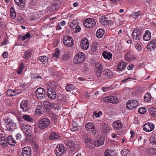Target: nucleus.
<instances>
[{"label":"nucleus","instance_id":"obj_40","mask_svg":"<svg viewBox=\"0 0 156 156\" xmlns=\"http://www.w3.org/2000/svg\"><path fill=\"white\" fill-rule=\"evenodd\" d=\"M48 58L46 56L40 57L39 58V59L40 60V61L44 64H45L47 62H48Z\"/></svg>","mask_w":156,"mask_h":156},{"label":"nucleus","instance_id":"obj_5","mask_svg":"<svg viewBox=\"0 0 156 156\" xmlns=\"http://www.w3.org/2000/svg\"><path fill=\"white\" fill-rule=\"evenodd\" d=\"M21 128L25 133L26 134L31 136L32 132V128L30 125L27 124H23L21 126Z\"/></svg>","mask_w":156,"mask_h":156},{"label":"nucleus","instance_id":"obj_29","mask_svg":"<svg viewBox=\"0 0 156 156\" xmlns=\"http://www.w3.org/2000/svg\"><path fill=\"white\" fill-rule=\"evenodd\" d=\"M8 144L10 145H14L16 143V141L14 140L12 137L11 136H9L7 138Z\"/></svg>","mask_w":156,"mask_h":156},{"label":"nucleus","instance_id":"obj_50","mask_svg":"<svg viewBox=\"0 0 156 156\" xmlns=\"http://www.w3.org/2000/svg\"><path fill=\"white\" fill-rule=\"evenodd\" d=\"M7 95L9 96H13L14 95L13 93V90L11 89H9L7 90Z\"/></svg>","mask_w":156,"mask_h":156},{"label":"nucleus","instance_id":"obj_20","mask_svg":"<svg viewBox=\"0 0 156 156\" xmlns=\"http://www.w3.org/2000/svg\"><path fill=\"white\" fill-rule=\"evenodd\" d=\"M140 32L137 29H135L132 32V37L136 40H140L141 37Z\"/></svg>","mask_w":156,"mask_h":156},{"label":"nucleus","instance_id":"obj_45","mask_svg":"<svg viewBox=\"0 0 156 156\" xmlns=\"http://www.w3.org/2000/svg\"><path fill=\"white\" fill-rule=\"evenodd\" d=\"M113 153L111 150L107 149L105 152V156H113Z\"/></svg>","mask_w":156,"mask_h":156},{"label":"nucleus","instance_id":"obj_2","mask_svg":"<svg viewBox=\"0 0 156 156\" xmlns=\"http://www.w3.org/2000/svg\"><path fill=\"white\" fill-rule=\"evenodd\" d=\"M100 22L102 24L107 27L113 24L114 23V20L109 18L108 16H104L101 17Z\"/></svg>","mask_w":156,"mask_h":156},{"label":"nucleus","instance_id":"obj_38","mask_svg":"<svg viewBox=\"0 0 156 156\" xmlns=\"http://www.w3.org/2000/svg\"><path fill=\"white\" fill-rule=\"evenodd\" d=\"M22 118L28 122H30L33 120V118L28 115H23Z\"/></svg>","mask_w":156,"mask_h":156},{"label":"nucleus","instance_id":"obj_10","mask_svg":"<svg viewBox=\"0 0 156 156\" xmlns=\"http://www.w3.org/2000/svg\"><path fill=\"white\" fill-rule=\"evenodd\" d=\"M63 41L65 45L67 47H71L73 44V40L70 36H66L64 37Z\"/></svg>","mask_w":156,"mask_h":156},{"label":"nucleus","instance_id":"obj_63","mask_svg":"<svg viewBox=\"0 0 156 156\" xmlns=\"http://www.w3.org/2000/svg\"><path fill=\"white\" fill-rule=\"evenodd\" d=\"M78 126H74V127H73L71 129V130L73 131H75L78 130Z\"/></svg>","mask_w":156,"mask_h":156},{"label":"nucleus","instance_id":"obj_33","mask_svg":"<svg viewBox=\"0 0 156 156\" xmlns=\"http://www.w3.org/2000/svg\"><path fill=\"white\" fill-rule=\"evenodd\" d=\"M103 73L108 77H111L113 76V73L110 70L108 69L105 70L103 72Z\"/></svg>","mask_w":156,"mask_h":156},{"label":"nucleus","instance_id":"obj_18","mask_svg":"<svg viewBox=\"0 0 156 156\" xmlns=\"http://www.w3.org/2000/svg\"><path fill=\"white\" fill-rule=\"evenodd\" d=\"M147 48L148 51H152L156 48V39L151 41L147 45Z\"/></svg>","mask_w":156,"mask_h":156},{"label":"nucleus","instance_id":"obj_3","mask_svg":"<svg viewBox=\"0 0 156 156\" xmlns=\"http://www.w3.org/2000/svg\"><path fill=\"white\" fill-rule=\"evenodd\" d=\"M85 58V54L84 53L80 52L77 53L74 57L73 62L76 64H79L83 62Z\"/></svg>","mask_w":156,"mask_h":156},{"label":"nucleus","instance_id":"obj_12","mask_svg":"<svg viewBox=\"0 0 156 156\" xmlns=\"http://www.w3.org/2000/svg\"><path fill=\"white\" fill-rule=\"evenodd\" d=\"M48 97L50 99L53 100L56 97V93L55 90L51 87H50L47 90Z\"/></svg>","mask_w":156,"mask_h":156},{"label":"nucleus","instance_id":"obj_61","mask_svg":"<svg viewBox=\"0 0 156 156\" xmlns=\"http://www.w3.org/2000/svg\"><path fill=\"white\" fill-rule=\"evenodd\" d=\"M102 89L104 91H106L108 90H111V87H103L102 88Z\"/></svg>","mask_w":156,"mask_h":156},{"label":"nucleus","instance_id":"obj_35","mask_svg":"<svg viewBox=\"0 0 156 156\" xmlns=\"http://www.w3.org/2000/svg\"><path fill=\"white\" fill-rule=\"evenodd\" d=\"M59 136L58 134L55 132H52L49 135V139L50 140H53L55 139H57Z\"/></svg>","mask_w":156,"mask_h":156},{"label":"nucleus","instance_id":"obj_56","mask_svg":"<svg viewBox=\"0 0 156 156\" xmlns=\"http://www.w3.org/2000/svg\"><path fill=\"white\" fill-rule=\"evenodd\" d=\"M21 90L20 89H16L15 90H13V93H14V96L17 95V94H19L21 92Z\"/></svg>","mask_w":156,"mask_h":156},{"label":"nucleus","instance_id":"obj_64","mask_svg":"<svg viewBox=\"0 0 156 156\" xmlns=\"http://www.w3.org/2000/svg\"><path fill=\"white\" fill-rule=\"evenodd\" d=\"M111 136L113 138H115L117 137V134L115 133H112Z\"/></svg>","mask_w":156,"mask_h":156},{"label":"nucleus","instance_id":"obj_39","mask_svg":"<svg viewBox=\"0 0 156 156\" xmlns=\"http://www.w3.org/2000/svg\"><path fill=\"white\" fill-rule=\"evenodd\" d=\"M94 142H93L91 139L88 140V141L85 143L86 147L89 148H91L93 147Z\"/></svg>","mask_w":156,"mask_h":156},{"label":"nucleus","instance_id":"obj_23","mask_svg":"<svg viewBox=\"0 0 156 156\" xmlns=\"http://www.w3.org/2000/svg\"><path fill=\"white\" fill-rule=\"evenodd\" d=\"M43 104L45 108L48 109L53 108L54 106L53 104L50 102L48 100H47L44 101Z\"/></svg>","mask_w":156,"mask_h":156},{"label":"nucleus","instance_id":"obj_1","mask_svg":"<svg viewBox=\"0 0 156 156\" xmlns=\"http://www.w3.org/2000/svg\"><path fill=\"white\" fill-rule=\"evenodd\" d=\"M50 123V120L47 118H41L38 120V127L40 129L47 128Z\"/></svg>","mask_w":156,"mask_h":156},{"label":"nucleus","instance_id":"obj_13","mask_svg":"<svg viewBox=\"0 0 156 156\" xmlns=\"http://www.w3.org/2000/svg\"><path fill=\"white\" fill-rule=\"evenodd\" d=\"M138 105L137 101L130 100L126 103V107L129 109H133L136 108Z\"/></svg>","mask_w":156,"mask_h":156},{"label":"nucleus","instance_id":"obj_41","mask_svg":"<svg viewBox=\"0 0 156 156\" xmlns=\"http://www.w3.org/2000/svg\"><path fill=\"white\" fill-rule=\"evenodd\" d=\"M62 58L64 61L68 60L70 58V54L69 52H67L62 55Z\"/></svg>","mask_w":156,"mask_h":156},{"label":"nucleus","instance_id":"obj_16","mask_svg":"<svg viewBox=\"0 0 156 156\" xmlns=\"http://www.w3.org/2000/svg\"><path fill=\"white\" fill-rule=\"evenodd\" d=\"M80 46L83 49L87 50L89 46V44L88 40L86 37L83 38L81 42Z\"/></svg>","mask_w":156,"mask_h":156},{"label":"nucleus","instance_id":"obj_26","mask_svg":"<svg viewBox=\"0 0 156 156\" xmlns=\"http://www.w3.org/2000/svg\"><path fill=\"white\" fill-rule=\"evenodd\" d=\"M126 66V63L124 62H120L117 66L116 69L117 71H122L125 69Z\"/></svg>","mask_w":156,"mask_h":156},{"label":"nucleus","instance_id":"obj_49","mask_svg":"<svg viewBox=\"0 0 156 156\" xmlns=\"http://www.w3.org/2000/svg\"><path fill=\"white\" fill-rule=\"evenodd\" d=\"M129 151L127 149H124L122 150L121 153L122 156H126L127 154H128Z\"/></svg>","mask_w":156,"mask_h":156},{"label":"nucleus","instance_id":"obj_30","mask_svg":"<svg viewBox=\"0 0 156 156\" xmlns=\"http://www.w3.org/2000/svg\"><path fill=\"white\" fill-rule=\"evenodd\" d=\"M102 55L105 59H108L109 60L112 59V54L110 52H107L105 51L103 52Z\"/></svg>","mask_w":156,"mask_h":156},{"label":"nucleus","instance_id":"obj_28","mask_svg":"<svg viewBox=\"0 0 156 156\" xmlns=\"http://www.w3.org/2000/svg\"><path fill=\"white\" fill-rule=\"evenodd\" d=\"M151 36L150 32L149 30H147L143 36V39L145 41H148L151 39Z\"/></svg>","mask_w":156,"mask_h":156},{"label":"nucleus","instance_id":"obj_54","mask_svg":"<svg viewBox=\"0 0 156 156\" xmlns=\"http://www.w3.org/2000/svg\"><path fill=\"white\" fill-rule=\"evenodd\" d=\"M59 52L60 51L56 50L53 55V56L55 57L56 58H58L59 57Z\"/></svg>","mask_w":156,"mask_h":156},{"label":"nucleus","instance_id":"obj_36","mask_svg":"<svg viewBox=\"0 0 156 156\" xmlns=\"http://www.w3.org/2000/svg\"><path fill=\"white\" fill-rule=\"evenodd\" d=\"M151 96L150 93L147 92L144 97V99L145 101L148 102L151 101Z\"/></svg>","mask_w":156,"mask_h":156},{"label":"nucleus","instance_id":"obj_7","mask_svg":"<svg viewBox=\"0 0 156 156\" xmlns=\"http://www.w3.org/2000/svg\"><path fill=\"white\" fill-rule=\"evenodd\" d=\"M37 97L40 100L44 99L46 97L45 91L41 87L38 88L35 91Z\"/></svg>","mask_w":156,"mask_h":156},{"label":"nucleus","instance_id":"obj_14","mask_svg":"<svg viewBox=\"0 0 156 156\" xmlns=\"http://www.w3.org/2000/svg\"><path fill=\"white\" fill-rule=\"evenodd\" d=\"M104 101L107 103L111 102L112 104H116L118 102L119 100L115 96H109L104 98Z\"/></svg>","mask_w":156,"mask_h":156},{"label":"nucleus","instance_id":"obj_48","mask_svg":"<svg viewBox=\"0 0 156 156\" xmlns=\"http://www.w3.org/2000/svg\"><path fill=\"white\" fill-rule=\"evenodd\" d=\"M146 109L144 107L140 108L138 110V112L140 114H144L146 112Z\"/></svg>","mask_w":156,"mask_h":156},{"label":"nucleus","instance_id":"obj_47","mask_svg":"<svg viewBox=\"0 0 156 156\" xmlns=\"http://www.w3.org/2000/svg\"><path fill=\"white\" fill-rule=\"evenodd\" d=\"M140 13V12L138 11L137 12L132 13L130 16H131L133 17V18L136 19H137L138 17L139 16Z\"/></svg>","mask_w":156,"mask_h":156},{"label":"nucleus","instance_id":"obj_17","mask_svg":"<svg viewBox=\"0 0 156 156\" xmlns=\"http://www.w3.org/2000/svg\"><path fill=\"white\" fill-rule=\"evenodd\" d=\"M31 153V148L29 147H25L22 149V156H30Z\"/></svg>","mask_w":156,"mask_h":156},{"label":"nucleus","instance_id":"obj_21","mask_svg":"<svg viewBox=\"0 0 156 156\" xmlns=\"http://www.w3.org/2000/svg\"><path fill=\"white\" fill-rule=\"evenodd\" d=\"M61 5V3L59 1H55L49 7L51 11L53 12L59 9Z\"/></svg>","mask_w":156,"mask_h":156},{"label":"nucleus","instance_id":"obj_46","mask_svg":"<svg viewBox=\"0 0 156 156\" xmlns=\"http://www.w3.org/2000/svg\"><path fill=\"white\" fill-rule=\"evenodd\" d=\"M23 64V63H21L20 65L19 66V69L17 71L18 74H20L22 72V70L23 69V67L24 66Z\"/></svg>","mask_w":156,"mask_h":156},{"label":"nucleus","instance_id":"obj_11","mask_svg":"<svg viewBox=\"0 0 156 156\" xmlns=\"http://www.w3.org/2000/svg\"><path fill=\"white\" fill-rule=\"evenodd\" d=\"M9 119H7L5 120V122L6 123V127L7 129L6 130L11 131L15 129L16 128V124L14 123L12 121H10Z\"/></svg>","mask_w":156,"mask_h":156},{"label":"nucleus","instance_id":"obj_43","mask_svg":"<svg viewBox=\"0 0 156 156\" xmlns=\"http://www.w3.org/2000/svg\"><path fill=\"white\" fill-rule=\"evenodd\" d=\"M10 16L12 19H14L16 16V13L13 8L11 7L10 10Z\"/></svg>","mask_w":156,"mask_h":156},{"label":"nucleus","instance_id":"obj_52","mask_svg":"<svg viewBox=\"0 0 156 156\" xmlns=\"http://www.w3.org/2000/svg\"><path fill=\"white\" fill-rule=\"evenodd\" d=\"M31 77L34 79H42V77L41 76H39L38 74L36 73L33 74L32 75Z\"/></svg>","mask_w":156,"mask_h":156},{"label":"nucleus","instance_id":"obj_60","mask_svg":"<svg viewBox=\"0 0 156 156\" xmlns=\"http://www.w3.org/2000/svg\"><path fill=\"white\" fill-rule=\"evenodd\" d=\"M75 22L74 21H72L71 23L70 24V26L71 27L72 29H74L75 28L74 26H76L75 25L76 24H75Z\"/></svg>","mask_w":156,"mask_h":156},{"label":"nucleus","instance_id":"obj_24","mask_svg":"<svg viewBox=\"0 0 156 156\" xmlns=\"http://www.w3.org/2000/svg\"><path fill=\"white\" fill-rule=\"evenodd\" d=\"M14 1L16 5L20 8V9H22L25 4V0H14Z\"/></svg>","mask_w":156,"mask_h":156},{"label":"nucleus","instance_id":"obj_8","mask_svg":"<svg viewBox=\"0 0 156 156\" xmlns=\"http://www.w3.org/2000/svg\"><path fill=\"white\" fill-rule=\"evenodd\" d=\"M86 129L90 131V133L93 134L95 135L97 132L96 128L95 127V125L91 122L87 123L85 125Z\"/></svg>","mask_w":156,"mask_h":156},{"label":"nucleus","instance_id":"obj_42","mask_svg":"<svg viewBox=\"0 0 156 156\" xmlns=\"http://www.w3.org/2000/svg\"><path fill=\"white\" fill-rule=\"evenodd\" d=\"M31 51L30 50H28L24 54L23 57L24 58H29L31 57Z\"/></svg>","mask_w":156,"mask_h":156},{"label":"nucleus","instance_id":"obj_6","mask_svg":"<svg viewBox=\"0 0 156 156\" xmlns=\"http://www.w3.org/2000/svg\"><path fill=\"white\" fill-rule=\"evenodd\" d=\"M95 74L98 77L101 76L103 70V66L100 62L96 63L95 65Z\"/></svg>","mask_w":156,"mask_h":156},{"label":"nucleus","instance_id":"obj_51","mask_svg":"<svg viewBox=\"0 0 156 156\" xmlns=\"http://www.w3.org/2000/svg\"><path fill=\"white\" fill-rule=\"evenodd\" d=\"M102 129L104 132H106L109 130V128L108 125L104 123L102 125Z\"/></svg>","mask_w":156,"mask_h":156},{"label":"nucleus","instance_id":"obj_62","mask_svg":"<svg viewBox=\"0 0 156 156\" xmlns=\"http://www.w3.org/2000/svg\"><path fill=\"white\" fill-rule=\"evenodd\" d=\"M2 55H3V58H7L8 56V54L5 51L3 53Z\"/></svg>","mask_w":156,"mask_h":156},{"label":"nucleus","instance_id":"obj_34","mask_svg":"<svg viewBox=\"0 0 156 156\" xmlns=\"http://www.w3.org/2000/svg\"><path fill=\"white\" fill-rule=\"evenodd\" d=\"M43 111L42 106L41 105H38L37 106V108L36 111V114L37 115H39L42 113Z\"/></svg>","mask_w":156,"mask_h":156},{"label":"nucleus","instance_id":"obj_9","mask_svg":"<svg viewBox=\"0 0 156 156\" xmlns=\"http://www.w3.org/2000/svg\"><path fill=\"white\" fill-rule=\"evenodd\" d=\"M66 150V148L64 147L62 144H59L57 146L56 148L55 153L58 156H61L62 154L64 153Z\"/></svg>","mask_w":156,"mask_h":156},{"label":"nucleus","instance_id":"obj_27","mask_svg":"<svg viewBox=\"0 0 156 156\" xmlns=\"http://www.w3.org/2000/svg\"><path fill=\"white\" fill-rule=\"evenodd\" d=\"M0 144L4 147L8 146L7 139L4 136L2 137L0 139Z\"/></svg>","mask_w":156,"mask_h":156},{"label":"nucleus","instance_id":"obj_59","mask_svg":"<svg viewBox=\"0 0 156 156\" xmlns=\"http://www.w3.org/2000/svg\"><path fill=\"white\" fill-rule=\"evenodd\" d=\"M76 30H75V32L76 33H77L78 32H80L81 30V28L77 24V25L76 26Z\"/></svg>","mask_w":156,"mask_h":156},{"label":"nucleus","instance_id":"obj_37","mask_svg":"<svg viewBox=\"0 0 156 156\" xmlns=\"http://www.w3.org/2000/svg\"><path fill=\"white\" fill-rule=\"evenodd\" d=\"M75 87L72 84L67 85L66 87V89L68 92H70L75 89Z\"/></svg>","mask_w":156,"mask_h":156},{"label":"nucleus","instance_id":"obj_44","mask_svg":"<svg viewBox=\"0 0 156 156\" xmlns=\"http://www.w3.org/2000/svg\"><path fill=\"white\" fill-rule=\"evenodd\" d=\"M150 113L153 117L156 116V108H151L150 109Z\"/></svg>","mask_w":156,"mask_h":156},{"label":"nucleus","instance_id":"obj_15","mask_svg":"<svg viewBox=\"0 0 156 156\" xmlns=\"http://www.w3.org/2000/svg\"><path fill=\"white\" fill-rule=\"evenodd\" d=\"M143 129L147 132H150L154 130V125L151 122H147L143 126Z\"/></svg>","mask_w":156,"mask_h":156},{"label":"nucleus","instance_id":"obj_31","mask_svg":"<svg viewBox=\"0 0 156 156\" xmlns=\"http://www.w3.org/2000/svg\"><path fill=\"white\" fill-rule=\"evenodd\" d=\"M104 33L105 32L103 30L101 29H99L97 31L96 36L98 38H100L102 37Z\"/></svg>","mask_w":156,"mask_h":156},{"label":"nucleus","instance_id":"obj_53","mask_svg":"<svg viewBox=\"0 0 156 156\" xmlns=\"http://www.w3.org/2000/svg\"><path fill=\"white\" fill-rule=\"evenodd\" d=\"M30 37V35L29 33H27L26 35L24 36H23L22 37V40L24 41L26 39L28 38H29Z\"/></svg>","mask_w":156,"mask_h":156},{"label":"nucleus","instance_id":"obj_55","mask_svg":"<svg viewBox=\"0 0 156 156\" xmlns=\"http://www.w3.org/2000/svg\"><path fill=\"white\" fill-rule=\"evenodd\" d=\"M135 47L136 49L139 51H142V48L140 45L138 44H136L135 45Z\"/></svg>","mask_w":156,"mask_h":156},{"label":"nucleus","instance_id":"obj_25","mask_svg":"<svg viewBox=\"0 0 156 156\" xmlns=\"http://www.w3.org/2000/svg\"><path fill=\"white\" fill-rule=\"evenodd\" d=\"M112 126L116 129H119L122 128V124L119 121H117L112 124Z\"/></svg>","mask_w":156,"mask_h":156},{"label":"nucleus","instance_id":"obj_32","mask_svg":"<svg viewBox=\"0 0 156 156\" xmlns=\"http://www.w3.org/2000/svg\"><path fill=\"white\" fill-rule=\"evenodd\" d=\"M20 106L23 111L26 112L28 110L27 102L25 101L22 102L20 105Z\"/></svg>","mask_w":156,"mask_h":156},{"label":"nucleus","instance_id":"obj_22","mask_svg":"<svg viewBox=\"0 0 156 156\" xmlns=\"http://www.w3.org/2000/svg\"><path fill=\"white\" fill-rule=\"evenodd\" d=\"M104 139L102 137H100L95 140L94 141V145L97 147H99L103 145L104 143Z\"/></svg>","mask_w":156,"mask_h":156},{"label":"nucleus","instance_id":"obj_4","mask_svg":"<svg viewBox=\"0 0 156 156\" xmlns=\"http://www.w3.org/2000/svg\"><path fill=\"white\" fill-rule=\"evenodd\" d=\"M95 20L92 18H87L83 21V26L86 28H89L95 25Z\"/></svg>","mask_w":156,"mask_h":156},{"label":"nucleus","instance_id":"obj_58","mask_svg":"<svg viewBox=\"0 0 156 156\" xmlns=\"http://www.w3.org/2000/svg\"><path fill=\"white\" fill-rule=\"evenodd\" d=\"M100 113L101 114L102 112H99L97 113L96 112H94V116H95V118H96L99 117L100 116Z\"/></svg>","mask_w":156,"mask_h":156},{"label":"nucleus","instance_id":"obj_19","mask_svg":"<svg viewBox=\"0 0 156 156\" xmlns=\"http://www.w3.org/2000/svg\"><path fill=\"white\" fill-rule=\"evenodd\" d=\"M66 146H68L70 151H73L76 149V145L74 143V142L71 140H68L66 141L65 143Z\"/></svg>","mask_w":156,"mask_h":156},{"label":"nucleus","instance_id":"obj_57","mask_svg":"<svg viewBox=\"0 0 156 156\" xmlns=\"http://www.w3.org/2000/svg\"><path fill=\"white\" fill-rule=\"evenodd\" d=\"M83 138L84 140L85 143H86V142L88 141V140H90V139L89 137H88L87 134L84 135L83 136Z\"/></svg>","mask_w":156,"mask_h":156}]
</instances>
